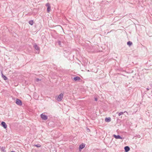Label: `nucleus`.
I'll list each match as a JSON object with an SVG mask.
<instances>
[{
    "mask_svg": "<svg viewBox=\"0 0 152 152\" xmlns=\"http://www.w3.org/2000/svg\"><path fill=\"white\" fill-rule=\"evenodd\" d=\"M1 125L4 127V129H6L7 127V126L6 123L2 121L1 124Z\"/></svg>",
    "mask_w": 152,
    "mask_h": 152,
    "instance_id": "4",
    "label": "nucleus"
},
{
    "mask_svg": "<svg viewBox=\"0 0 152 152\" xmlns=\"http://www.w3.org/2000/svg\"><path fill=\"white\" fill-rule=\"evenodd\" d=\"M63 94L62 93L60 94L57 97V100L58 102L61 101L63 98Z\"/></svg>",
    "mask_w": 152,
    "mask_h": 152,
    "instance_id": "1",
    "label": "nucleus"
},
{
    "mask_svg": "<svg viewBox=\"0 0 152 152\" xmlns=\"http://www.w3.org/2000/svg\"><path fill=\"white\" fill-rule=\"evenodd\" d=\"M16 103L18 105H19V99H16Z\"/></svg>",
    "mask_w": 152,
    "mask_h": 152,
    "instance_id": "16",
    "label": "nucleus"
},
{
    "mask_svg": "<svg viewBox=\"0 0 152 152\" xmlns=\"http://www.w3.org/2000/svg\"><path fill=\"white\" fill-rule=\"evenodd\" d=\"M29 23L31 25H32L34 24V21L33 20H31L29 21Z\"/></svg>",
    "mask_w": 152,
    "mask_h": 152,
    "instance_id": "14",
    "label": "nucleus"
},
{
    "mask_svg": "<svg viewBox=\"0 0 152 152\" xmlns=\"http://www.w3.org/2000/svg\"><path fill=\"white\" fill-rule=\"evenodd\" d=\"M19 104H20V106L22 105V106H23V107L25 106V104H23L22 102V101L20 100V101H19Z\"/></svg>",
    "mask_w": 152,
    "mask_h": 152,
    "instance_id": "15",
    "label": "nucleus"
},
{
    "mask_svg": "<svg viewBox=\"0 0 152 152\" xmlns=\"http://www.w3.org/2000/svg\"><path fill=\"white\" fill-rule=\"evenodd\" d=\"M41 80L39 79V78H37L36 79V81L37 82H38V81H40Z\"/></svg>",
    "mask_w": 152,
    "mask_h": 152,
    "instance_id": "19",
    "label": "nucleus"
},
{
    "mask_svg": "<svg viewBox=\"0 0 152 152\" xmlns=\"http://www.w3.org/2000/svg\"><path fill=\"white\" fill-rule=\"evenodd\" d=\"M80 79V77L78 76H77V77H74V78H73V80L75 81H79Z\"/></svg>",
    "mask_w": 152,
    "mask_h": 152,
    "instance_id": "8",
    "label": "nucleus"
},
{
    "mask_svg": "<svg viewBox=\"0 0 152 152\" xmlns=\"http://www.w3.org/2000/svg\"><path fill=\"white\" fill-rule=\"evenodd\" d=\"M113 136L116 139H121L122 140L124 139V137H121L119 135H116L115 134H113Z\"/></svg>",
    "mask_w": 152,
    "mask_h": 152,
    "instance_id": "3",
    "label": "nucleus"
},
{
    "mask_svg": "<svg viewBox=\"0 0 152 152\" xmlns=\"http://www.w3.org/2000/svg\"><path fill=\"white\" fill-rule=\"evenodd\" d=\"M40 117L42 119L44 120H46L48 118V116L47 115L43 114H42L40 115Z\"/></svg>",
    "mask_w": 152,
    "mask_h": 152,
    "instance_id": "2",
    "label": "nucleus"
},
{
    "mask_svg": "<svg viewBox=\"0 0 152 152\" xmlns=\"http://www.w3.org/2000/svg\"><path fill=\"white\" fill-rule=\"evenodd\" d=\"M132 42H131L130 41H128L127 42V44L129 46H131V45H132Z\"/></svg>",
    "mask_w": 152,
    "mask_h": 152,
    "instance_id": "12",
    "label": "nucleus"
},
{
    "mask_svg": "<svg viewBox=\"0 0 152 152\" xmlns=\"http://www.w3.org/2000/svg\"><path fill=\"white\" fill-rule=\"evenodd\" d=\"M34 48H35V49L37 50H38L39 49V47L38 46V45L36 44H35L34 45Z\"/></svg>",
    "mask_w": 152,
    "mask_h": 152,
    "instance_id": "9",
    "label": "nucleus"
},
{
    "mask_svg": "<svg viewBox=\"0 0 152 152\" xmlns=\"http://www.w3.org/2000/svg\"><path fill=\"white\" fill-rule=\"evenodd\" d=\"M150 85L151 86H152V82H151L150 84Z\"/></svg>",
    "mask_w": 152,
    "mask_h": 152,
    "instance_id": "23",
    "label": "nucleus"
},
{
    "mask_svg": "<svg viewBox=\"0 0 152 152\" xmlns=\"http://www.w3.org/2000/svg\"><path fill=\"white\" fill-rule=\"evenodd\" d=\"M34 146H36L37 147H38V148L40 147L41 146L39 144H37V145H35Z\"/></svg>",
    "mask_w": 152,
    "mask_h": 152,
    "instance_id": "18",
    "label": "nucleus"
},
{
    "mask_svg": "<svg viewBox=\"0 0 152 152\" xmlns=\"http://www.w3.org/2000/svg\"><path fill=\"white\" fill-rule=\"evenodd\" d=\"M125 152H128L130 150V148L128 146H126L124 148Z\"/></svg>",
    "mask_w": 152,
    "mask_h": 152,
    "instance_id": "6",
    "label": "nucleus"
},
{
    "mask_svg": "<svg viewBox=\"0 0 152 152\" xmlns=\"http://www.w3.org/2000/svg\"><path fill=\"white\" fill-rule=\"evenodd\" d=\"M146 89H147V91H148V90H149V88H146Z\"/></svg>",
    "mask_w": 152,
    "mask_h": 152,
    "instance_id": "24",
    "label": "nucleus"
},
{
    "mask_svg": "<svg viewBox=\"0 0 152 152\" xmlns=\"http://www.w3.org/2000/svg\"><path fill=\"white\" fill-rule=\"evenodd\" d=\"M46 6H47L48 7L49 6H50V4L49 3H47L46 4Z\"/></svg>",
    "mask_w": 152,
    "mask_h": 152,
    "instance_id": "20",
    "label": "nucleus"
},
{
    "mask_svg": "<svg viewBox=\"0 0 152 152\" xmlns=\"http://www.w3.org/2000/svg\"><path fill=\"white\" fill-rule=\"evenodd\" d=\"M11 152H15V151H11Z\"/></svg>",
    "mask_w": 152,
    "mask_h": 152,
    "instance_id": "25",
    "label": "nucleus"
},
{
    "mask_svg": "<svg viewBox=\"0 0 152 152\" xmlns=\"http://www.w3.org/2000/svg\"><path fill=\"white\" fill-rule=\"evenodd\" d=\"M5 147H1L0 146V149L1 151L3 152H6V151L5 150Z\"/></svg>",
    "mask_w": 152,
    "mask_h": 152,
    "instance_id": "7",
    "label": "nucleus"
},
{
    "mask_svg": "<svg viewBox=\"0 0 152 152\" xmlns=\"http://www.w3.org/2000/svg\"><path fill=\"white\" fill-rule=\"evenodd\" d=\"M125 112H126V111H125V112H120L119 113H118V115L119 116H120V115H122L124 113H125Z\"/></svg>",
    "mask_w": 152,
    "mask_h": 152,
    "instance_id": "13",
    "label": "nucleus"
},
{
    "mask_svg": "<svg viewBox=\"0 0 152 152\" xmlns=\"http://www.w3.org/2000/svg\"><path fill=\"white\" fill-rule=\"evenodd\" d=\"M105 121L107 122H109L111 121V118H106L105 119Z\"/></svg>",
    "mask_w": 152,
    "mask_h": 152,
    "instance_id": "11",
    "label": "nucleus"
},
{
    "mask_svg": "<svg viewBox=\"0 0 152 152\" xmlns=\"http://www.w3.org/2000/svg\"><path fill=\"white\" fill-rule=\"evenodd\" d=\"M1 76L2 77L4 80H6L8 79L7 77H6L2 73Z\"/></svg>",
    "mask_w": 152,
    "mask_h": 152,
    "instance_id": "10",
    "label": "nucleus"
},
{
    "mask_svg": "<svg viewBox=\"0 0 152 152\" xmlns=\"http://www.w3.org/2000/svg\"><path fill=\"white\" fill-rule=\"evenodd\" d=\"M85 144L84 143H82L79 146V149L80 151H81V149L84 148L85 147Z\"/></svg>",
    "mask_w": 152,
    "mask_h": 152,
    "instance_id": "5",
    "label": "nucleus"
},
{
    "mask_svg": "<svg viewBox=\"0 0 152 152\" xmlns=\"http://www.w3.org/2000/svg\"><path fill=\"white\" fill-rule=\"evenodd\" d=\"M58 44L60 45L61 44V42L60 41L58 42Z\"/></svg>",
    "mask_w": 152,
    "mask_h": 152,
    "instance_id": "22",
    "label": "nucleus"
},
{
    "mask_svg": "<svg viewBox=\"0 0 152 152\" xmlns=\"http://www.w3.org/2000/svg\"><path fill=\"white\" fill-rule=\"evenodd\" d=\"M95 100V101H97V99L96 98H94Z\"/></svg>",
    "mask_w": 152,
    "mask_h": 152,
    "instance_id": "21",
    "label": "nucleus"
},
{
    "mask_svg": "<svg viewBox=\"0 0 152 152\" xmlns=\"http://www.w3.org/2000/svg\"><path fill=\"white\" fill-rule=\"evenodd\" d=\"M50 7L49 6L47 8V11L48 12H50Z\"/></svg>",
    "mask_w": 152,
    "mask_h": 152,
    "instance_id": "17",
    "label": "nucleus"
}]
</instances>
